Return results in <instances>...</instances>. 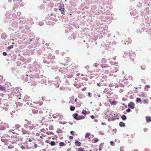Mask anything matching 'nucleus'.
<instances>
[{
  "label": "nucleus",
  "mask_w": 151,
  "mask_h": 151,
  "mask_svg": "<svg viewBox=\"0 0 151 151\" xmlns=\"http://www.w3.org/2000/svg\"><path fill=\"white\" fill-rule=\"evenodd\" d=\"M150 86H149V85H146L145 86V88H150Z\"/></svg>",
  "instance_id": "nucleus-32"
},
{
  "label": "nucleus",
  "mask_w": 151,
  "mask_h": 151,
  "mask_svg": "<svg viewBox=\"0 0 151 151\" xmlns=\"http://www.w3.org/2000/svg\"><path fill=\"white\" fill-rule=\"evenodd\" d=\"M119 126L120 127H124L125 125V124L123 122H120L119 123Z\"/></svg>",
  "instance_id": "nucleus-14"
},
{
  "label": "nucleus",
  "mask_w": 151,
  "mask_h": 151,
  "mask_svg": "<svg viewBox=\"0 0 151 151\" xmlns=\"http://www.w3.org/2000/svg\"><path fill=\"white\" fill-rule=\"evenodd\" d=\"M146 121L148 122H150L151 121V118L149 116L146 117Z\"/></svg>",
  "instance_id": "nucleus-8"
},
{
  "label": "nucleus",
  "mask_w": 151,
  "mask_h": 151,
  "mask_svg": "<svg viewBox=\"0 0 151 151\" xmlns=\"http://www.w3.org/2000/svg\"><path fill=\"white\" fill-rule=\"evenodd\" d=\"M76 151H85V150L84 148L80 147L78 148Z\"/></svg>",
  "instance_id": "nucleus-13"
},
{
  "label": "nucleus",
  "mask_w": 151,
  "mask_h": 151,
  "mask_svg": "<svg viewBox=\"0 0 151 151\" xmlns=\"http://www.w3.org/2000/svg\"><path fill=\"white\" fill-rule=\"evenodd\" d=\"M73 115L75 119L76 120H78V114H73Z\"/></svg>",
  "instance_id": "nucleus-7"
},
{
  "label": "nucleus",
  "mask_w": 151,
  "mask_h": 151,
  "mask_svg": "<svg viewBox=\"0 0 151 151\" xmlns=\"http://www.w3.org/2000/svg\"><path fill=\"white\" fill-rule=\"evenodd\" d=\"M75 145L77 146H80L81 145V143L78 140H76L75 142Z\"/></svg>",
  "instance_id": "nucleus-5"
},
{
  "label": "nucleus",
  "mask_w": 151,
  "mask_h": 151,
  "mask_svg": "<svg viewBox=\"0 0 151 151\" xmlns=\"http://www.w3.org/2000/svg\"><path fill=\"white\" fill-rule=\"evenodd\" d=\"M109 101L110 102V104L111 105H116L117 103V101H111L110 100H109Z\"/></svg>",
  "instance_id": "nucleus-6"
},
{
  "label": "nucleus",
  "mask_w": 151,
  "mask_h": 151,
  "mask_svg": "<svg viewBox=\"0 0 151 151\" xmlns=\"http://www.w3.org/2000/svg\"><path fill=\"white\" fill-rule=\"evenodd\" d=\"M81 113L82 114L84 115L85 116H86L87 114H88V112L85 110H83L82 111Z\"/></svg>",
  "instance_id": "nucleus-11"
},
{
  "label": "nucleus",
  "mask_w": 151,
  "mask_h": 151,
  "mask_svg": "<svg viewBox=\"0 0 151 151\" xmlns=\"http://www.w3.org/2000/svg\"><path fill=\"white\" fill-rule=\"evenodd\" d=\"M134 151H138L137 150H135Z\"/></svg>",
  "instance_id": "nucleus-41"
},
{
  "label": "nucleus",
  "mask_w": 151,
  "mask_h": 151,
  "mask_svg": "<svg viewBox=\"0 0 151 151\" xmlns=\"http://www.w3.org/2000/svg\"><path fill=\"white\" fill-rule=\"evenodd\" d=\"M94 135L91 134L89 132H87L86 133L85 135V137L86 139H90L91 138H92L93 137Z\"/></svg>",
  "instance_id": "nucleus-1"
},
{
  "label": "nucleus",
  "mask_w": 151,
  "mask_h": 151,
  "mask_svg": "<svg viewBox=\"0 0 151 151\" xmlns=\"http://www.w3.org/2000/svg\"><path fill=\"white\" fill-rule=\"evenodd\" d=\"M30 41H32V40H30Z\"/></svg>",
  "instance_id": "nucleus-46"
},
{
  "label": "nucleus",
  "mask_w": 151,
  "mask_h": 151,
  "mask_svg": "<svg viewBox=\"0 0 151 151\" xmlns=\"http://www.w3.org/2000/svg\"><path fill=\"white\" fill-rule=\"evenodd\" d=\"M69 138L70 139H73V137L72 136H70L69 137Z\"/></svg>",
  "instance_id": "nucleus-30"
},
{
  "label": "nucleus",
  "mask_w": 151,
  "mask_h": 151,
  "mask_svg": "<svg viewBox=\"0 0 151 151\" xmlns=\"http://www.w3.org/2000/svg\"><path fill=\"white\" fill-rule=\"evenodd\" d=\"M31 125V122L30 121H27V124H25V127L29 129H32V127L31 126H29L28 125Z\"/></svg>",
  "instance_id": "nucleus-3"
},
{
  "label": "nucleus",
  "mask_w": 151,
  "mask_h": 151,
  "mask_svg": "<svg viewBox=\"0 0 151 151\" xmlns=\"http://www.w3.org/2000/svg\"><path fill=\"white\" fill-rule=\"evenodd\" d=\"M85 117V116H83V115H81V116H78V120L83 119Z\"/></svg>",
  "instance_id": "nucleus-12"
},
{
  "label": "nucleus",
  "mask_w": 151,
  "mask_h": 151,
  "mask_svg": "<svg viewBox=\"0 0 151 151\" xmlns=\"http://www.w3.org/2000/svg\"><path fill=\"white\" fill-rule=\"evenodd\" d=\"M64 6L63 4H61L59 6V10L61 11L62 14H64Z\"/></svg>",
  "instance_id": "nucleus-2"
},
{
  "label": "nucleus",
  "mask_w": 151,
  "mask_h": 151,
  "mask_svg": "<svg viewBox=\"0 0 151 151\" xmlns=\"http://www.w3.org/2000/svg\"><path fill=\"white\" fill-rule=\"evenodd\" d=\"M6 89L5 86H4L0 85V90L1 91H3Z\"/></svg>",
  "instance_id": "nucleus-10"
},
{
  "label": "nucleus",
  "mask_w": 151,
  "mask_h": 151,
  "mask_svg": "<svg viewBox=\"0 0 151 151\" xmlns=\"http://www.w3.org/2000/svg\"><path fill=\"white\" fill-rule=\"evenodd\" d=\"M8 1L9 2H11L12 1V0H8Z\"/></svg>",
  "instance_id": "nucleus-37"
},
{
  "label": "nucleus",
  "mask_w": 151,
  "mask_h": 151,
  "mask_svg": "<svg viewBox=\"0 0 151 151\" xmlns=\"http://www.w3.org/2000/svg\"><path fill=\"white\" fill-rule=\"evenodd\" d=\"M3 54L4 56H6L7 55V53H6V52H3Z\"/></svg>",
  "instance_id": "nucleus-27"
},
{
  "label": "nucleus",
  "mask_w": 151,
  "mask_h": 151,
  "mask_svg": "<svg viewBox=\"0 0 151 151\" xmlns=\"http://www.w3.org/2000/svg\"><path fill=\"white\" fill-rule=\"evenodd\" d=\"M97 85L98 86H99V87H100V84L99 83H97Z\"/></svg>",
  "instance_id": "nucleus-36"
},
{
  "label": "nucleus",
  "mask_w": 151,
  "mask_h": 151,
  "mask_svg": "<svg viewBox=\"0 0 151 151\" xmlns=\"http://www.w3.org/2000/svg\"><path fill=\"white\" fill-rule=\"evenodd\" d=\"M59 146H64L66 144L63 142H60L59 143Z\"/></svg>",
  "instance_id": "nucleus-15"
},
{
  "label": "nucleus",
  "mask_w": 151,
  "mask_h": 151,
  "mask_svg": "<svg viewBox=\"0 0 151 151\" xmlns=\"http://www.w3.org/2000/svg\"><path fill=\"white\" fill-rule=\"evenodd\" d=\"M50 145L51 146H54L55 145V143L54 141H52L50 143Z\"/></svg>",
  "instance_id": "nucleus-20"
},
{
  "label": "nucleus",
  "mask_w": 151,
  "mask_h": 151,
  "mask_svg": "<svg viewBox=\"0 0 151 151\" xmlns=\"http://www.w3.org/2000/svg\"><path fill=\"white\" fill-rule=\"evenodd\" d=\"M110 144L112 146H113L114 145V143L113 141H111L110 142Z\"/></svg>",
  "instance_id": "nucleus-24"
},
{
  "label": "nucleus",
  "mask_w": 151,
  "mask_h": 151,
  "mask_svg": "<svg viewBox=\"0 0 151 151\" xmlns=\"http://www.w3.org/2000/svg\"><path fill=\"white\" fill-rule=\"evenodd\" d=\"M57 116H60V117H63V116L61 114H60L57 113Z\"/></svg>",
  "instance_id": "nucleus-25"
},
{
  "label": "nucleus",
  "mask_w": 151,
  "mask_h": 151,
  "mask_svg": "<svg viewBox=\"0 0 151 151\" xmlns=\"http://www.w3.org/2000/svg\"><path fill=\"white\" fill-rule=\"evenodd\" d=\"M90 117H91L92 119H94V116L93 115L90 116Z\"/></svg>",
  "instance_id": "nucleus-33"
},
{
  "label": "nucleus",
  "mask_w": 151,
  "mask_h": 151,
  "mask_svg": "<svg viewBox=\"0 0 151 151\" xmlns=\"http://www.w3.org/2000/svg\"><path fill=\"white\" fill-rule=\"evenodd\" d=\"M135 88L136 89H137V87H135Z\"/></svg>",
  "instance_id": "nucleus-43"
},
{
  "label": "nucleus",
  "mask_w": 151,
  "mask_h": 151,
  "mask_svg": "<svg viewBox=\"0 0 151 151\" xmlns=\"http://www.w3.org/2000/svg\"><path fill=\"white\" fill-rule=\"evenodd\" d=\"M45 142L47 143H49V141L48 140H46L45 141Z\"/></svg>",
  "instance_id": "nucleus-35"
},
{
  "label": "nucleus",
  "mask_w": 151,
  "mask_h": 151,
  "mask_svg": "<svg viewBox=\"0 0 151 151\" xmlns=\"http://www.w3.org/2000/svg\"><path fill=\"white\" fill-rule=\"evenodd\" d=\"M91 93L90 92H88V96L89 97H91Z\"/></svg>",
  "instance_id": "nucleus-31"
},
{
  "label": "nucleus",
  "mask_w": 151,
  "mask_h": 151,
  "mask_svg": "<svg viewBox=\"0 0 151 151\" xmlns=\"http://www.w3.org/2000/svg\"><path fill=\"white\" fill-rule=\"evenodd\" d=\"M116 119H119V118H116Z\"/></svg>",
  "instance_id": "nucleus-44"
},
{
  "label": "nucleus",
  "mask_w": 151,
  "mask_h": 151,
  "mask_svg": "<svg viewBox=\"0 0 151 151\" xmlns=\"http://www.w3.org/2000/svg\"><path fill=\"white\" fill-rule=\"evenodd\" d=\"M86 89V87H84V88H83L82 89V90L83 91H85Z\"/></svg>",
  "instance_id": "nucleus-28"
},
{
  "label": "nucleus",
  "mask_w": 151,
  "mask_h": 151,
  "mask_svg": "<svg viewBox=\"0 0 151 151\" xmlns=\"http://www.w3.org/2000/svg\"><path fill=\"white\" fill-rule=\"evenodd\" d=\"M134 54V55L135 56H136L135 54Z\"/></svg>",
  "instance_id": "nucleus-45"
},
{
  "label": "nucleus",
  "mask_w": 151,
  "mask_h": 151,
  "mask_svg": "<svg viewBox=\"0 0 151 151\" xmlns=\"http://www.w3.org/2000/svg\"><path fill=\"white\" fill-rule=\"evenodd\" d=\"M136 101L137 103H140L141 101V100L140 98H137L136 99Z\"/></svg>",
  "instance_id": "nucleus-19"
},
{
  "label": "nucleus",
  "mask_w": 151,
  "mask_h": 151,
  "mask_svg": "<svg viewBox=\"0 0 151 151\" xmlns=\"http://www.w3.org/2000/svg\"><path fill=\"white\" fill-rule=\"evenodd\" d=\"M131 111V110L129 108H128L126 110V111L127 112H129L130 111Z\"/></svg>",
  "instance_id": "nucleus-26"
},
{
  "label": "nucleus",
  "mask_w": 151,
  "mask_h": 151,
  "mask_svg": "<svg viewBox=\"0 0 151 151\" xmlns=\"http://www.w3.org/2000/svg\"><path fill=\"white\" fill-rule=\"evenodd\" d=\"M121 118L123 120H125L126 119L127 117L126 116L124 115H123L122 116Z\"/></svg>",
  "instance_id": "nucleus-16"
},
{
  "label": "nucleus",
  "mask_w": 151,
  "mask_h": 151,
  "mask_svg": "<svg viewBox=\"0 0 151 151\" xmlns=\"http://www.w3.org/2000/svg\"><path fill=\"white\" fill-rule=\"evenodd\" d=\"M99 141V139L97 138H93L92 140V142L96 143Z\"/></svg>",
  "instance_id": "nucleus-9"
},
{
  "label": "nucleus",
  "mask_w": 151,
  "mask_h": 151,
  "mask_svg": "<svg viewBox=\"0 0 151 151\" xmlns=\"http://www.w3.org/2000/svg\"><path fill=\"white\" fill-rule=\"evenodd\" d=\"M70 133L72 135H75V134H76V133L74 131H71L70 132Z\"/></svg>",
  "instance_id": "nucleus-22"
},
{
  "label": "nucleus",
  "mask_w": 151,
  "mask_h": 151,
  "mask_svg": "<svg viewBox=\"0 0 151 151\" xmlns=\"http://www.w3.org/2000/svg\"><path fill=\"white\" fill-rule=\"evenodd\" d=\"M144 102L145 104L147 103V100H146V99H144Z\"/></svg>",
  "instance_id": "nucleus-29"
},
{
  "label": "nucleus",
  "mask_w": 151,
  "mask_h": 151,
  "mask_svg": "<svg viewBox=\"0 0 151 151\" xmlns=\"http://www.w3.org/2000/svg\"><path fill=\"white\" fill-rule=\"evenodd\" d=\"M34 146L35 148H36L37 147V144H35Z\"/></svg>",
  "instance_id": "nucleus-34"
},
{
  "label": "nucleus",
  "mask_w": 151,
  "mask_h": 151,
  "mask_svg": "<svg viewBox=\"0 0 151 151\" xmlns=\"http://www.w3.org/2000/svg\"><path fill=\"white\" fill-rule=\"evenodd\" d=\"M146 68V66L145 65L142 64L141 65V68L142 69L145 70Z\"/></svg>",
  "instance_id": "nucleus-21"
},
{
  "label": "nucleus",
  "mask_w": 151,
  "mask_h": 151,
  "mask_svg": "<svg viewBox=\"0 0 151 151\" xmlns=\"http://www.w3.org/2000/svg\"><path fill=\"white\" fill-rule=\"evenodd\" d=\"M70 110L71 111H74L75 109V107L73 106H72L70 107Z\"/></svg>",
  "instance_id": "nucleus-18"
},
{
  "label": "nucleus",
  "mask_w": 151,
  "mask_h": 151,
  "mask_svg": "<svg viewBox=\"0 0 151 151\" xmlns=\"http://www.w3.org/2000/svg\"><path fill=\"white\" fill-rule=\"evenodd\" d=\"M40 138H42V136H40Z\"/></svg>",
  "instance_id": "nucleus-39"
},
{
  "label": "nucleus",
  "mask_w": 151,
  "mask_h": 151,
  "mask_svg": "<svg viewBox=\"0 0 151 151\" xmlns=\"http://www.w3.org/2000/svg\"><path fill=\"white\" fill-rule=\"evenodd\" d=\"M13 46L12 45H10L8 47V49L9 50L10 49L13 48Z\"/></svg>",
  "instance_id": "nucleus-23"
},
{
  "label": "nucleus",
  "mask_w": 151,
  "mask_h": 151,
  "mask_svg": "<svg viewBox=\"0 0 151 151\" xmlns=\"http://www.w3.org/2000/svg\"><path fill=\"white\" fill-rule=\"evenodd\" d=\"M50 15L51 16H52L53 15L52 14H50Z\"/></svg>",
  "instance_id": "nucleus-40"
},
{
  "label": "nucleus",
  "mask_w": 151,
  "mask_h": 151,
  "mask_svg": "<svg viewBox=\"0 0 151 151\" xmlns=\"http://www.w3.org/2000/svg\"><path fill=\"white\" fill-rule=\"evenodd\" d=\"M77 101V99H76L75 100V102H76Z\"/></svg>",
  "instance_id": "nucleus-38"
},
{
  "label": "nucleus",
  "mask_w": 151,
  "mask_h": 151,
  "mask_svg": "<svg viewBox=\"0 0 151 151\" xmlns=\"http://www.w3.org/2000/svg\"><path fill=\"white\" fill-rule=\"evenodd\" d=\"M102 124L103 125L104 124V123H102Z\"/></svg>",
  "instance_id": "nucleus-42"
},
{
  "label": "nucleus",
  "mask_w": 151,
  "mask_h": 151,
  "mask_svg": "<svg viewBox=\"0 0 151 151\" xmlns=\"http://www.w3.org/2000/svg\"><path fill=\"white\" fill-rule=\"evenodd\" d=\"M132 42V41L131 39L130 38H128V40L127 41V42H128L127 44L131 43V42Z\"/></svg>",
  "instance_id": "nucleus-17"
},
{
  "label": "nucleus",
  "mask_w": 151,
  "mask_h": 151,
  "mask_svg": "<svg viewBox=\"0 0 151 151\" xmlns=\"http://www.w3.org/2000/svg\"><path fill=\"white\" fill-rule=\"evenodd\" d=\"M128 106L133 109L134 107V104L133 102H130L128 104Z\"/></svg>",
  "instance_id": "nucleus-4"
}]
</instances>
